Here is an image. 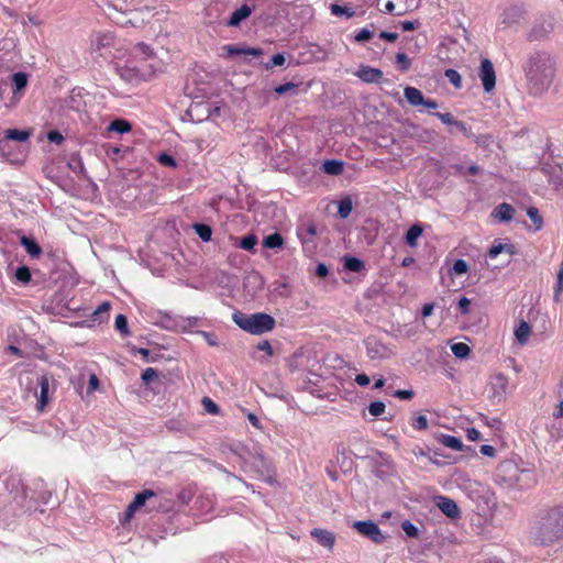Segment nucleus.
I'll return each instance as SVG.
<instances>
[{"label":"nucleus","instance_id":"1","mask_svg":"<svg viewBox=\"0 0 563 563\" xmlns=\"http://www.w3.org/2000/svg\"><path fill=\"white\" fill-rule=\"evenodd\" d=\"M533 538L538 544L545 547L563 540V505L548 508L540 515Z\"/></svg>","mask_w":563,"mask_h":563},{"label":"nucleus","instance_id":"2","mask_svg":"<svg viewBox=\"0 0 563 563\" xmlns=\"http://www.w3.org/2000/svg\"><path fill=\"white\" fill-rule=\"evenodd\" d=\"M555 75L553 59L548 54H536L529 59L527 77L534 93L545 91Z\"/></svg>","mask_w":563,"mask_h":563},{"label":"nucleus","instance_id":"3","mask_svg":"<svg viewBox=\"0 0 563 563\" xmlns=\"http://www.w3.org/2000/svg\"><path fill=\"white\" fill-rule=\"evenodd\" d=\"M232 319L242 330L257 335L269 332L275 327V319L264 312L246 314L241 311H236L232 314Z\"/></svg>","mask_w":563,"mask_h":563},{"label":"nucleus","instance_id":"4","mask_svg":"<svg viewBox=\"0 0 563 563\" xmlns=\"http://www.w3.org/2000/svg\"><path fill=\"white\" fill-rule=\"evenodd\" d=\"M136 60L131 59L129 64L120 69V77L129 82H137L140 80H147L151 78L155 69L152 65L141 64L137 65Z\"/></svg>","mask_w":563,"mask_h":563},{"label":"nucleus","instance_id":"5","mask_svg":"<svg viewBox=\"0 0 563 563\" xmlns=\"http://www.w3.org/2000/svg\"><path fill=\"white\" fill-rule=\"evenodd\" d=\"M25 143H0V159L10 164H21L26 157Z\"/></svg>","mask_w":563,"mask_h":563},{"label":"nucleus","instance_id":"6","mask_svg":"<svg viewBox=\"0 0 563 563\" xmlns=\"http://www.w3.org/2000/svg\"><path fill=\"white\" fill-rule=\"evenodd\" d=\"M353 528L375 543H383L386 539L378 526L372 520L355 521Z\"/></svg>","mask_w":563,"mask_h":563},{"label":"nucleus","instance_id":"7","mask_svg":"<svg viewBox=\"0 0 563 563\" xmlns=\"http://www.w3.org/2000/svg\"><path fill=\"white\" fill-rule=\"evenodd\" d=\"M115 44V37L111 32H99L91 40V49L106 56Z\"/></svg>","mask_w":563,"mask_h":563},{"label":"nucleus","instance_id":"8","mask_svg":"<svg viewBox=\"0 0 563 563\" xmlns=\"http://www.w3.org/2000/svg\"><path fill=\"white\" fill-rule=\"evenodd\" d=\"M478 77L486 92L494 90L496 86V73L493 63L488 58L482 59Z\"/></svg>","mask_w":563,"mask_h":563},{"label":"nucleus","instance_id":"9","mask_svg":"<svg viewBox=\"0 0 563 563\" xmlns=\"http://www.w3.org/2000/svg\"><path fill=\"white\" fill-rule=\"evenodd\" d=\"M490 398L496 399L498 402L504 400L508 388V378L503 373L495 374L489 379Z\"/></svg>","mask_w":563,"mask_h":563},{"label":"nucleus","instance_id":"10","mask_svg":"<svg viewBox=\"0 0 563 563\" xmlns=\"http://www.w3.org/2000/svg\"><path fill=\"white\" fill-rule=\"evenodd\" d=\"M404 95H405V98L408 101V103L412 107L423 106L427 109H437L438 108V103L435 100L426 99L423 97L422 92L415 87L407 86L404 89Z\"/></svg>","mask_w":563,"mask_h":563},{"label":"nucleus","instance_id":"11","mask_svg":"<svg viewBox=\"0 0 563 563\" xmlns=\"http://www.w3.org/2000/svg\"><path fill=\"white\" fill-rule=\"evenodd\" d=\"M508 471L514 479L512 485L522 489L529 487L534 482V474L530 470H520L516 465L508 464Z\"/></svg>","mask_w":563,"mask_h":563},{"label":"nucleus","instance_id":"12","mask_svg":"<svg viewBox=\"0 0 563 563\" xmlns=\"http://www.w3.org/2000/svg\"><path fill=\"white\" fill-rule=\"evenodd\" d=\"M365 346L367 356L372 360L386 358L390 354V350L374 336L365 340Z\"/></svg>","mask_w":563,"mask_h":563},{"label":"nucleus","instance_id":"13","mask_svg":"<svg viewBox=\"0 0 563 563\" xmlns=\"http://www.w3.org/2000/svg\"><path fill=\"white\" fill-rule=\"evenodd\" d=\"M355 76L366 84H377L382 80L384 74L379 68L362 65Z\"/></svg>","mask_w":563,"mask_h":563},{"label":"nucleus","instance_id":"14","mask_svg":"<svg viewBox=\"0 0 563 563\" xmlns=\"http://www.w3.org/2000/svg\"><path fill=\"white\" fill-rule=\"evenodd\" d=\"M437 506L445 516L451 519H457L461 516L457 504L449 497L439 496L437 498Z\"/></svg>","mask_w":563,"mask_h":563},{"label":"nucleus","instance_id":"15","mask_svg":"<svg viewBox=\"0 0 563 563\" xmlns=\"http://www.w3.org/2000/svg\"><path fill=\"white\" fill-rule=\"evenodd\" d=\"M310 534L322 547L332 550L335 542V536L333 532L325 529L314 528L311 530Z\"/></svg>","mask_w":563,"mask_h":563},{"label":"nucleus","instance_id":"16","mask_svg":"<svg viewBox=\"0 0 563 563\" xmlns=\"http://www.w3.org/2000/svg\"><path fill=\"white\" fill-rule=\"evenodd\" d=\"M132 130L131 123L125 119H115L109 123L106 128L104 133L102 134L104 137H111V133H117L122 135Z\"/></svg>","mask_w":563,"mask_h":563},{"label":"nucleus","instance_id":"17","mask_svg":"<svg viewBox=\"0 0 563 563\" xmlns=\"http://www.w3.org/2000/svg\"><path fill=\"white\" fill-rule=\"evenodd\" d=\"M37 384L40 386V397L37 399L36 408L38 411H43L49 401V378L46 375H42L38 378Z\"/></svg>","mask_w":563,"mask_h":563},{"label":"nucleus","instance_id":"18","mask_svg":"<svg viewBox=\"0 0 563 563\" xmlns=\"http://www.w3.org/2000/svg\"><path fill=\"white\" fill-rule=\"evenodd\" d=\"M188 115L191 120L202 121L203 119H209L211 117L210 104L209 103H192L187 110Z\"/></svg>","mask_w":563,"mask_h":563},{"label":"nucleus","instance_id":"19","mask_svg":"<svg viewBox=\"0 0 563 563\" xmlns=\"http://www.w3.org/2000/svg\"><path fill=\"white\" fill-rule=\"evenodd\" d=\"M155 493L151 489H144L136 494L133 501L126 508V516L131 517L139 508L145 505L146 500L153 497Z\"/></svg>","mask_w":563,"mask_h":563},{"label":"nucleus","instance_id":"20","mask_svg":"<svg viewBox=\"0 0 563 563\" xmlns=\"http://www.w3.org/2000/svg\"><path fill=\"white\" fill-rule=\"evenodd\" d=\"M12 92L14 96H22L29 82V75L24 71L14 73L11 76Z\"/></svg>","mask_w":563,"mask_h":563},{"label":"nucleus","instance_id":"21","mask_svg":"<svg viewBox=\"0 0 563 563\" xmlns=\"http://www.w3.org/2000/svg\"><path fill=\"white\" fill-rule=\"evenodd\" d=\"M515 209L510 203L503 202L493 210V216L500 222H509L514 218Z\"/></svg>","mask_w":563,"mask_h":563},{"label":"nucleus","instance_id":"22","mask_svg":"<svg viewBox=\"0 0 563 563\" xmlns=\"http://www.w3.org/2000/svg\"><path fill=\"white\" fill-rule=\"evenodd\" d=\"M252 13V8H250L247 4H243L241 8L236 9L234 12H232L228 25L229 26H238L243 20L249 18Z\"/></svg>","mask_w":563,"mask_h":563},{"label":"nucleus","instance_id":"23","mask_svg":"<svg viewBox=\"0 0 563 563\" xmlns=\"http://www.w3.org/2000/svg\"><path fill=\"white\" fill-rule=\"evenodd\" d=\"M224 49L231 56H234V55H252V56L257 57V56H261L262 53H263L261 48H256V47H240V46H236V45H225Z\"/></svg>","mask_w":563,"mask_h":563},{"label":"nucleus","instance_id":"24","mask_svg":"<svg viewBox=\"0 0 563 563\" xmlns=\"http://www.w3.org/2000/svg\"><path fill=\"white\" fill-rule=\"evenodd\" d=\"M34 135L33 129L16 130L10 129L5 131L7 141H27Z\"/></svg>","mask_w":563,"mask_h":563},{"label":"nucleus","instance_id":"25","mask_svg":"<svg viewBox=\"0 0 563 563\" xmlns=\"http://www.w3.org/2000/svg\"><path fill=\"white\" fill-rule=\"evenodd\" d=\"M317 234V227L313 222L303 223L297 228V235L302 243H306L310 238Z\"/></svg>","mask_w":563,"mask_h":563},{"label":"nucleus","instance_id":"26","mask_svg":"<svg viewBox=\"0 0 563 563\" xmlns=\"http://www.w3.org/2000/svg\"><path fill=\"white\" fill-rule=\"evenodd\" d=\"M343 168H344L343 162L338 161V159H329L322 164V170L327 175L338 176V175L342 174Z\"/></svg>","mask_w":563,"mask_h":563},{"label":"nucleus","instance_id":"27","mask_svg":"<svg viewBox=\"0 0 563 563\" xmlns=\"http://www.w3.org/2000/svg\"><path fill=\"white\" fill-rule=\"evenodd\" d=\"M133 59L145 60L154 55L153 49L145 43H137L133 48Z\"/></svg>","mask_w":563,"mask_h":563},{"label":"nucleus","instance_id":"28","mask_svg":"<svg viewBox=\"0 0 563 563\" xmlns=\"http://www.w3.org/2000/svg\"><path fill=\"white\" fill-rule=\"evenodd\" d=\"M20 242L30 256L37 257L42 253L41 246L32 238L23 235Z\"/></svg>","mask_w":563,"mask_h":563},{"label":"nucleus","instance_id":"29","mask_svg":"<svg viewBox=\"0 0 563 563\" xmlns=\"http://www.w3.org/2000/svg\"><path fill=\"white\" fill-rule=\"evenodd\" d=\"M501 253H507L508 255H512L514 254V245L507 244V243L506 244H503V243L494 244L489 249V251L487 253V257L490 260H494Z\"/></svg>","mask_w":563,"mask_h":563},{"label":"nucleus","instance_id":"30","mask_svg":"<svg viewBox=\"0 0 563 563\" xmlns=\"http://www.w3.org/2000/svg\"><path fill=\"white\" fill-rule=\"evenodd\" d=\"M439 441L444 446L455 450V451H461L463 448L462 441L459 438L450 435V434H441V437L439 438Z\"/></svg>","mask_w":563,"mask_h":563},{"label":"nucleus","instance_id":"31","mask_svg":"<svg viewBox=\"0 0 563 563\" xmlns=\"http://www.w3.org/2000/svg\"><path fill=\"white\" fill-rule=\"evenodd\" d=\"M102 150L107 154V156L113 161L118 162L120 158L123 157V153L128 151V148H122L119 146H111L108 143L102 144Z\"/></svg>","mask_w":563,"mask_h":563},{"label":"nucleus","instance_id":"32","mask_svg":"<svg viewBox=\"0 0 563 563\" xmlns=\"http://www.w3.org/2000/svg\"><path fill=\"white\" fill-rule=\"evenodd\" d=\"M353 209L352 199L346 196L339 201L338 216L340 219H346Z\"/></svg>","mask_w":563,"mask_h":563},{"label":"nucleus","instance_id":"33","mask_svg":"<svg viewBox=\"0 0 563 563\" xmlns=\"http://www.w3.org/2000/svg\"><path fill=\"white\" fill-rule=\"evenodd\" d=\"M344 268L353 273H360L362 269L365 268V264L362 260L357 257L345 256Z\"/></svg>","mask_w":563,"mask_h":563},{"label":"nucleus","instance_id":"34","mask_svg":"<svg viewBox=\"0 0 563 563\" xmlns=\"http://www.w3.org/2000/svg\"><path fill=\"white\" fill-rule=\"evenodd\" d=\"M531 328L528 322L521 321L520 324L515 330L516 339L519 343L523 344L527 342L528 336L530 334Z\"/></svg>","mask_w":563,"mask_h":563},{"label":"nucleus","instance_id":"35","mask_svg":"<svg viewBox=\"0 0 563 563\" xmlns=\"http://www.w3.org/2000/svg\"><path fill=\"white\" fill-rule=\"evenodd\" d=\"M422 234L421 227L413 224L405 235V241L409 246H416L418 238Z\"/></svg>","mask_w":563,"mask_h":563},{"label":"nucleus","instance_id":"36","mask_svg":"<svg viewBox=\"0 0 563 563\" xmlns=\"http://www.w3.org/2000/svg\"><path fill=\"white\" fill-rule=\"evenodd\" d=\"M196 234L203 241L208 242L211 240L212 230L211 227L205 223H195L192 225Z\"/></svg>","mask_w":563,"mask_h":563},{"label":"nucleus","instance_id":"37","mask_svg":"<svg viewBox=\"0 0 563 563\" xmlns=\"http://www.w3.org/2000/svg\"><path fill=\"white\" fill-rule=\"evenodd\" d=\"M284 243L283 236L279 233H273L264 238L263 245L266 249L282 247Z\"/></svg>","mask_w":563,"mask_h":563},{"label":"nucleus","instance_id":"38","mask_svg":"<svg viewBox=\"0 0 563 563\" xmlns=\"http://www.w3.org/2000/svg\"><path fill=\"white\" fill-rule=\"evenodd\" d=\"M451 351L457 358H466L471 353L470 346L463 342L452 344Z\"/></svg>","mask_w":563,"mask_h":563},{"label":"nucleus","instance_id":"39","mask_svg":"<svg viewBox=\"0 0 563 563\" xmlns=\"http://www.w3.org/2000/svg\"><path fill=\"white\" fill-rule=\"evenodd\" d=\"M527 216L530 218V220L534 224V231H539L542 229L543 220L542 217L539 213V210L536 207H529L527 209Z\"/></svg>","mask_w":563,"mask_h":563},{"label":"nucleus","instance_id":"40","mask_svg":"<svg viewBox=\"0 0 563 563\" xmlns=\"http://www.w3.org/2000/svg\"><path fill=\"white\" fill-rule=\"evenodd\" d=\"M399 3H402L400 5V9L396 12V15H402L407 11H412L417 9L420 5L421 0H397Z\"/></svg>","mask_w":563,"mask_h":563},{"label":"nucleus","instance_id":"41","mask_svg":"<svg viewBox=\"0 0 563 563\" xmlns=\"http://www.w3.org/2000/svg\"><path fill=\"white\" fill-rule=\"evenodd\" d=\"M396 65L400 71L405 73L411 67V59L405 53L399 52L396 54Z\"/></svg>","mask_w":563,"mask_h":563},{"label":"nucleus","instance_id":"42","mask_svg":"<svg viewBox=\"0 0 563 563\" xmlns=\"http://www.w3.org/2000/svg\"><path fill=\"white\" fill-rule=\"evenodd\" d=\"M446 79L457 89L462 87V77L455 69L449 68L444 73Z\"/></svg>","mask_w":563,"mask_h":563},{"label":"nucleus","instance_id":"43","mask_svg":"<svg viewBox=\"0 0 563 563\" xmlns=\"http://www.w3.org/2000/svg\"><path fill=\"white\" fill-rule=\"evenodd\" d=\"M562 292H563V265L556 276V284L554 286V294H553L554 301L559 302L561 300Z\"/></svg>","mask_w":563,"mask_h":563},{"label":"nucleus","instance_id":"44","mask_svg":"<svg viewBox=\"0 0 563 563\" xmlns=\"http://www.w3.org/2000/svg\"><path fill=\"white\" fill-rule=\"evenodd\" d=\"M31 271L27 266H20L15 271V278L22 284H27L31 280Z\"/></svg>","mask_w":563,"mask_h":563},{"label":"nucleus","instance_id":"45","mask_svg":"<svg viewBox=\"0 0 563 563\" xmlns=\"http://www.w3.org/2000/svg\"><path fill=\"white\" fill-rule=\"evenodd\" d=\"M256 243H257V238L254 234H249L241 239L240 247L245 251H253Z\"/></svg>","mask_w":563,"mask_h":563},{"label":"nucleus","instance_id":"46","mask_svg":"<svg viewBox=\"0 0 563 563\" xmlns=\"http://www.w3.org/2000/svg\"><path fill=\"white\" fill-rule=\"evenodd\" d=\"M115 329L123 335L129 334L128 320L125 316L118 314L114 322Z\"/></svg>","mask_w":563,"mask_h":563},{"label":"nucleus","instance_id":"47","mask_svg":"<svg viewBox=\"0 0 563 563\" xmlns=\"http://www.w3.org/2000/svg\"><path fill=\"white\" fill-rule=\"evenodd\" d=\"M386 406L383 401H373L368 406V412L373 417H379L385 412Z\"/></svg>","mask_w":563,"mask_h":563},{"label":"nucleus","instance_id":"48","mask_svg":"<svg viewBox=\"0 0 563 563\" xmlns=\"http://www.w3.org/2000/svg\"><path fill=\"white\" fill-rule=\"evenodd\" d=\"M411 426L416 430H427L429 427L428 418L424 415H419L412 419Z\"/></svg>","mask_w":563,"mask_h":563},{"label":"nucleus","instance_id":"49","mask_svg":"<svg viewBox=\"0 0 563 563\" xmlns=\"http://www.w3.org/2000/svg\"><path fill=\"white\" fill-rule=\"evenodd\" d=\"M202 407L206 410V412L211 415H218L219 413V406L209 397L202 398Z\"/></svg>","mask_w":563,"mask_h":563},{"label":"nucleus","instance_id":"50","mask_svg":"<svg viewBox=\"0 0 563 563\" xmlns=\"http://www.w3.org/2000/svg\"><path fill=\"white\" fill-rule=\"evenodd\" d=\"M401 529L404 530V532L409 538H417L418 537V533H419L418 528L412 522H410L409 520L402 521Z\"/></svg>","mask_w":563,"mask_h":563},{"label":"nucleus","instance_id":"51","mask_svg":"<svg viewBox=\"0 0 563 563\" xmlns=\"http://www.w3.org/2000/svg\"><path fill=\"white\" fill-rule=\"evenodd\" d=\"M158 377V372L155 368L148 367L142 373V380L145 385H148L151 382Z\"/></svg>","mask_w":563,"mask_h":563},{"label":"nucleus","instance_id":"52","mask_svg":"<svg viewBox=\"0 0 563 563\" xmlns=\"http://www.w3.org/2000/svg\"><path fill=\"white\" fill-rule=\"evenodd\" d=\"M454 130L460 131L464 137L468 139L472 136L471 129L466 125V123H464L462 121L456 120L454 126L450 128L451 132H453Z\"/></svg>","mask_w":563,"mask_h":563},{"label":"nucleus","instance_id":"53","mask_svg":"<svg viewBox=\"0 0 563 563\" xmlns=\"http://www.w3.org/2000/svg\"><path fill=\"white\" fill-rule=\"evenodd\" d=\"M468 265L464 260H456L453 264L452 272L456 275H462L467 273Z\"/></svg>","mask_w":563,"mask_h":563},{"label":"nucleus","instance_id":"54","mask_svg":"<svg viewBox=\"0 0 563 563\" xmlns=\"http://www.w3.org/2000/svg\"><path fill=\"white\" fill-rule=\"evenodd\" d=\"M372 37H373V32L371 30L366 29V27L361 29L354 35V40L356 42L369 41Z\"/></svg>","mask_w":563,"mask_h":563},{"label":"nucleus","instance_id":"55","mask_svg":"<svg viewBox=\"0 0 563 563\" xmlns=\"http://www.w3.org/2000/svg\"><path fill=\"white\" fill-rule=\"evenodd\" d=\"M157 161L164 165V166H168V167H175L176 166V161L173 156H170L169 154H166V153H162L157 156Z\"/></svg>","mask_w":563,"mask_h":563},{"label":"nucleus","instance_id":"56","mask_svg":"<svg viewBox=\"0 0 563 563\" xmlns=\"http://www.w3.org/2000/svg\"><path fill=\"white\" fill-rule=\"evenodd\" d=\"M434 115L438 117L442 121V123L450 125L451 128L454 126V124L456 122L455 118L449 112H446V113L437 112V113H434Z\"/></svg>","mask_w":563,"mask_h":563},{"label":"nucleus","instance_id":"57","mask_svg":"<svg viewBox=\"0 0 563 563\" xmlns=\"http://www.w3.org/2000/svg\"><path fill=\"white\" fill-rule=\"evenodd\" d=\"M286 62V58L283 54H275L271 62L266 64V68H273L275 66H283Z\"/></svg>","mask_w":563,"mask_h":563},{"label":"nucleus","instance_id":"58","mask_svg":"<svg viewBox=\"0 0 563 563\" xmlns=\"http://www.w3.org/2000/svg\"><path fill=\"white\" fill-rule=\"evenodd\" d=\"M331 13L333 15H342V14H346L347 16H352L353 15V12L350 11L349 8L342 7V5H339V4H332L331 5Z\"/></svg>","mask_w":563,"mask_h":563},{"label":"nucleus","instance_id":"59","mask_svg":"<svg viewBox=\"0 0 563 563\" xmlns=\"http://www.w3.org/2000/svg\"><path fill=\"white\" fill-rule=\"evenodd\" d=\"M400 5H402V3H399L398 1L397 3H395L388 0L387 2H385L383 11L396 15V12L400 9Z\"/></svg>","mask_w":563,"mask_h":563},{"label":"nucleus","instance_id":"60","mask_svg":"<svg viewBox=\"0 0 563 563\" xmlns=\"http://www.w3.org/2000/svg\"><path fill=\"white\" fill-rule=\"evenodd\" d=\"M394 396L402 400H410L413 398L415 393L412 390L399 389L395 391Z\"/></svg>","mask_w":563,"mask_h":563},{"label":"nucleus","instance_id":"61","mask_svg":"<svg viewBox=\"0 0 563 563\" xmlns=\"http://www.w3.org/2000/svg\"><path fill=\"white\" fill-rule=\"evenodd\" d=\"M470 305H471L470 299H467L466 297H462L457 302V307H459V310L461 311V313H463V314L470 313Z\"/></svg>","mask_w":563,"mask_h":563},{"label":"nucleus","instance_id":"62","mask_svg":"<svg viewBox=\"0 0 563 563\" xmlns=\"http://www.w3.org/2000/svg\"><path fill=\"white\" fill-rule=\"evenodd\" d=\"M296 87H297V85L294 84V82H286L284 85L277 86L275 88V92L278 93V95H284L287 91H290V90L295 89Z\"/></svg>","mask_w":563,"mask_h":563},{"label":"nucleus","instance_id":"63","mask_svg":"<svg viewBox=\"0 0 563 563\" xmlns=\"http://www.w3.org/2000/svg\"><path fill=\"white\" fill-rule=\"evenodd\" d=\"M47 141H64V136L57 130H51L45 134Z\"/></svg>","mask_w":563,"mask_h":563},{"label":"nucleus","instance_id":"64","mask_svg":"<svg viewBox=\"0 0 563 563\" xmlns=\"http://www.w3.org/2000/svg\"><path fill=\"white\" fill-rule=\"evenodd\" d=\"M257 349L260 351H264L267 355H273V349H272V345L271 343L267 341V340H264V341H261L258 344H257Z\"/></svg>","mask_w":563,"mask_h":563}]
</instances>
